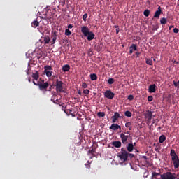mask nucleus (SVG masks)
<instances>
[{
	"label": "nucleus",
	"instance_id": "obj_1",
	"mask_svg": "<svg viewBox=\"0 0 179 179\" xmlns=\"http://www.w3.org/2000/svg\"><path fill=\"white\" fill-rule=\"evenodd\" d=\"M32 82L35 86H38L39 90H41V92H51V90H52V85L50 86V83H48V82L45 83L44 80H41V78H40V80L37 83L34 80Z\"/></svg>",
	"mask_w": 179,
	"mask_h": 179
},
{
	"label": "nucleus",
	"instance_id": "obj_2",
	"mask_svg": "<svg viewBox=\"0 0 179 179\" xmlns=\"http://www.w3.org/2000/svg\"><path fill=\"white\" fill-rule=\"evenodd\" d=\"M81 32L87 37L88 41H92V40H94L95 35L93 32L90 31V29L86 26H83L81 27Z\"/></svg>",
	"mask_w": 179,
	"mask_h": 179
},
{
	"label": "nucleus",
	"instance_id": "obj_3",
	"mask_svg": "<svg viewBox=\"0 0 179 179\" xmlns=\"http://www.w3.org/2000/svg\"><path fill=\"white\" fill-rule=\"evenodd\" d=\"M170 156L171 157V160L173 163L174 169H178L179 167V158L178 155L176 153V150L173 149L171 150Z\"/></svg>",
	"mask_w": 179,
	"mask_h": 179
},
{
	"label": "nucleus",
	"instance_id": "obj_4",
	"mask_svg": "<svg viewBox=\"0 0 179 179\" xmlns=\"http://www.w3.org/2000/svg\"><path fill=\"white\" fill-rule=\"evenodd\" d=\"M129 155V152H128L125 148H121L120 152L117 153V157H119V159L124 163L127 162Z\"/></svg>",
	"mask_w": 179,
	"mask_h": 179
},
{
	"label": "nucleus",
	"instance_id": "obj_5",
	"mask_svg": "<svg viewBox=\"0 0 179 179\" xmlns=\"http://www.w3.org/2000/svg\"><path fill=\"white\" fill-rule=\"evenodd\" d=\"M55 87L57 93H64V92H65V90H64V82L58 79L56 80Z\"/></svg>",
	"mask_w": 179,
	"mask_h": 179
},
{
	"label": "nucleus",
	"instance_id": "obj_6",
	"mask_svg": "<svg viewBox=\"0 0 179 179\" xmlns=\"http://www.w3.org/2000/svg\"><path fill=\"white\" fill-rule=\"evenodd\" d=\"M120 139L124 145H127L128 143V141L131 139L132 140V136L131 135H126L124 133L120 134Z\"/></svg>",
	"mask_w": 179,
	"mask_h": 179
},
{
	"label": "nucleus",
	"instance_id": "obj_7",
	"mask_svg": "<svg viewBox=\"0 0 179 179\" xmlns=\"http://www.w3.org/2000/svg\"><path fill=\"white\" fill-rule=\"evenodd\" d=\"M144 117L145 119V121H147L148 124H150L152 122V118H153V112L150 110H147L144 113Z\"/></svg>",
	"mask_w": 179,
	"mask_h": 179
},
{
	"label": "nucleus",
	"instance_id": "obj_8",
	"mask_svg": "<svg viewBox=\"0 0 179 179\" xmlns=\"http://www.w3.org/2000/svg\"><path fill=\"white\" fill-rule=\"evenodd\" d=\"M162 179H177V175L171 172H166L162 174Z\"/></svg>",
	"mask_w": 179,
	"mask_h": 179
},
{
	"label": "nucleus",
	"instance_id": "obj_9",
	"mask_svg": "<svg viewBox=\"0 0 179 179\" xmlns=\"http://www.w3.org/2000/svg\"><path fill=\"white\" fill-rule=\"evenodd\" d=\"M115 96V94H114V92H113L111 90H106L104 92V97H106V99H108L109 100H113Z\"/></svg>",
	"mask_w": 179,
	"mask_h": 179
},
{
	"label": "nucleus",
	"instance_id": "obj_10",
	"mask_svg": "<svg viewBox=\"0 0 179 179\" xmlns=\"http://www.w3.org/2000/svg\"><path fill=\"white\" fill-rule=\"evenodd\" d=\"M122 116H121V115H120V113H118V112H115L114 113V115L111 117L112 118V122L113 124H115V122H117V121H118V118H122Z\"/></svg>",
	"mask_w": 179,
	"mask_h": 179
},
{
	"label": "nucleus",
	"instance_id": "obj_11",
	"mask_svg": "<svg viewBox=\"0 0 179 179\" xmlns=\"http://www.w3.org/2000/svg\"><path fill=\"white\" fill-rule=\"evenodd\" d=\"M151 179H163V174L159 173L152 172Z\"/></svg>",
	"mask_w": 179,
	"mask_h": 179
},
{
	"label": "nucleus",
	"instance_id": "obj_12",
	"mask_svg": "<svg viewBox=\"0 0 179 179\" xmlns=\"http://www.w3.org/2000/svg\"><path fill=\"white\" fill-rule=\"evenodd\" d=\"M160 15H162V7L159 6L155 13L154 17L159 19V17H160Z\"/></svg>",
	"mask_w": 179,
	"mask_h": 179
},
{
	"label": "nucleus",
	"instance_id": "obj_13",
	"mask_svg": "<svg viewBox=\"0 0 179 179\" xmlns=\"http://www.w3.org/2000/svg\"><path fill=\"white\" fill-rule=\"evenodd\" d=\"M109 129H113V131H118V129H121V126L118 125L117 124L113 123L109 127Z\"/></svg>",
	"mask_w": 179,
	"mask_h": 179
},
{
	"label": "nucleus",
	"instance_id": "obj_14",
	"mask_svg": "<svg viewBox=\"0 0 179 179\" xmlns=\"http://www.w3.org/2000/svg\"><path fill=\"white\" fill-rule=\"evenodd\" d=\"M148 92H149V93H155L156 92V85L152 84V85H150L149 88H148Z\"/></svg>",
	"mask_w": 179,
	"mask_h": 179
},
{
	"label": "nucleus",
	"instance_id": "obj_15",
	"mask_svg": "<svg viewBox=\"0 0 179 179\" xmlns=\"http://www.w3.org/2000/svg\"><path fill=\"white\" fill-rule=\"evenodd\" d=\"M57 37H58V34L57 31H54L52 35V44H55V41H57Z\"/></svg>",
	"mask_w": 179,
	"mask_h": 179
},
{
	"label": "nucleus",
	"instance_id": "obj_16",
	"mask_svg": "<svg viewBox=\"0 0 179 179\" xmlns=\"http://www.w3.org/2000/svg\"><path fill=\"white\" fill-rule=\"evenodd\" d=\"M32 78L34 80H38V78H40V73H38V71H36L35 73H33Z\"/></svg>",
	"mask_w": 179,
	"mask_h": 179
},
{
	"label": "nucleus",
	"instance_id": "obj_17",
	"mask_svg": "<svg viewBox=\"0 0 179 179\" xmlns=\"http://www.w3.org/2000/svg\"><path fill=\"white\" fill-rule=\"evenodd\" d=\"M69 69H71V66H69V64H65L62 68L63 72H69Z\"/></svg>",
	"mask_w": 179,
	"mask_h": 179
},
{
	"label": "nucleus",
	"instance_id": "obj_18",
	"mask_svg": "<svg viewBox=\"0 0 179 179\" xmlns=\"http://www.w3.org/2000/svg\"><path fill=\"white\" fill-rule=\"evenodd\" d=\"M112 145L115 148H121L122 143H121V141H116L112 142Z\"/></svg>",
	"mask_w": 179,
	"mask_h": 179
},
{
	"label": "nucleus",
	"instance_id": "obj_19",
	"mask_svg": "<svg viewBox=\"0 0 179 179\" xmlns=\"http://www.w3.org/2000/svg\"><path fill=\"white\" fill-rule=\"evenodd\" d=\"M127 152H134V144L132 143H129L127 145Z\"/></svg>",
	"mask_w": 179,
	"mask_h": 179
},
{
	"label": "nucleus",
	"instance_id": "obj_20",
	"mask_svg": "<svg viewBox=\"0 0 179 179\" xmlns=\"http://www.w3.org/2000/svg\"><path fill=\"white\" fill-rule=\"evenodd\" d=\"M51 41V38L49 36H44L43 37V44H48Z\"/></svg>",
	"mask_w": 179,
	"mask_h": 179
},
{
	"label": "nucleus",
	"instance_id": "obj_21",
	"mask_svg": "<svg viewBox=\"0 0 179 179\" xmlns=\"http://www.w3.org/2000/svg\"><path fill=\"white\" fill-rule=\"evenodd\" d=\"M166 141V136L164 134H162L159 138V143H163Z\"/></svg>",
	"mask_w": 179,
	"mask_h": 179
},
{
	"label": "nucleus",
	"instance_id": "obj_22",
	"mask_svg": "<svg viewBox=\"0 0 179 179\" xmlns=\"http://www.w3.org/2000/svg\"><path fill=\"white\" fill-rule=\"evenodd\" d=\"M31 26H32V27H34V29H36V27H38V26H40V22H38V21H37V20H34V21L31 23Z\"/></svg>",
	"mask_w": 179,
	"mask_h": 179
},
{
	"label": "nucleus",
	"instance_id": "obj_23",
	"mask_svg": "<svg viewBox=\"0 0 179 179\" xmlns=\"http://www.w3.org/2000/svg\"><path fill=\"white\" fill-rule=\"evenodd\" d=\"M126 128H129V131H132V123L131 122H127L125 123Z\"/></svg>",
	"mask_w": 179,
	"mask_h": 179
},
{
	"label": "nucleus",
	"instance_id": "obj_24",
	"mask_svg": "<svg viewBox=\"0 0 179 179\" xmlns=\"http://www.w3.org/2000/svg\"><path fill=\"white\" fill-rule=\"evenodd\" d=\"M50 71H52V66H48V65H46V66H44V71L45 72Z\"/></svg>",
	"mask_w": 179,
	"mask_h": 179
},
{
	"label": "nucleus",
	"instance_id": "obj_25",
	"mask_svg": "<svg viewBox=\"0 0 179 179\" xmlns=\"http://www.w3.org/2000/svg\"><path fill=\"white\" fill-rule=\"evenodd\" d=\"M129 49L133 50L134 51H138V46H136V44L133 43L129 47Z\"/></svg>",
	"mask_w": 179,
	"mask_h": 179
},
{
	"label": "nucleus",
	"instance_id": "obj_26",
	"mask_svg": "<svg viewBox=\"0 0 179 179\" xmlns=\"http://www.w3.org/2000/svg\"><path fill=\"white\" fill-rule=\"evenodd\" d=\"M145 63H146L148 65H153V61H152V59H150V58H146V59H145Z\"/></svg>",
	"mask_w": 179,
	"mask_h": 179
},
{
	"label": "nucleus",
	"instance_id": "obj_27",
	"mask_svg": "<svg viewBox=\"0 0 179 179\" xmlns=\"http://www.w3.org/2000/svg\"><path fill=\"white\" fill-rule=\"evenodd\" d=\"M91 80H97V75L96 73L90 74V76Z\"/></svg>",
	"mask_w": 179,
	"mask_h": 179
},
{
	"label": "nucleus",
	"instance_id": "obj_28",
	"mask_svg": "<svg viewBox=\"0 0 179 179\" xmlns=\"http://www.w3.org/2000/svg\"><path fill=\"white\" fill-rule=\"evenodd\" d=\"M44 73H45L47 78H51L52 76V71H44Z\"/></svg>",
	"mask_w": 179,
	"mask_h": 179
},
{
	"label": "nucleus",
	"instance_id": "obj_29",
	"mask_svg": "<svg viewBox=\"0 0 179 179\" xmlns=\"http://www.w3.org/2000/svg\"><path fill=\"white\" fill-rule=\"evenodd\" d=\"M124 115L125 117H128L129 118L132 117V113H131V111L127 110L126 112H124Z\"/></svg>",
	"mask_w": 179,
	"mask_h": 179
},
{
	"label": "nucleus",
	"instance_id": "obj_30",
	"mask_svg": "<svg viewBox=\"0 0 179 179\" xmlns=\"http://www.w3.org/2000/svg\"><path fill=\"white\" fill-rule=\"evenodd\" d=\"M143 15L144 16H145V17H148L149 15H150V10H144Z\"/></svg>",
	"mask_w": 179,
	"mask_h": 179
},
{
	"label": "nucleus",
	"instance_id": "obj_31",
	"mask_svg": "<svg viewBox=\"0 0 179 179\" xmlns=\"http://www.w3.org/2000/svg\"><path fill=\"white\" fill-rule=\"evenodd\" d=\"M160 23L161 24H166L167 23V19L162 17L160 19Z\"/></svg>",
	"mask_w": 179,
	"mask_h": 179
},
{
	"label": "nucleus",
	"instance_id": "obj_32",
	"mask_svg": "<svg viewBox=\"0 0 179 179\" xmlns=\"http://www.w3.org/2000/svg\"><path fill=\"white\" fill-rule=\"evenodd\" d=\"M97 116L98 117H101L103 118V117H106V113L99 112V113H97Z\"/></svg>",
	"mask_w": 179,
	"mask_h": 179
},
{
	"label": "nucleus",
	"instance_id": "obj_33",
	"mask_svg": "<svg viewBox=\"0 0 179 179\" xmlns=\"http://www.w3.org/2000/svg\"><path fill=\"white\" fill-rule=\"evenodd\" d=\"M71 34H72V32L71 31V30H69V29H65V35L71 36Z\"/></svg>",
	"mask_w": 179,
	"mask_h": 179
},
{
	"label": "nucleus",
	"instance_id": "obj_34",
	"mask_svg": "<svg viewBox=\"0 0 179 179\" xmlns=\"http://www.w3.org/2000/svg\"><path fill=\"white\" fill-rule=\"evenodd\" d=\"M115 80L114 78H110L108 80V85H113V83H114Z\"/></svg>",
	"mask_w": 179,
	"mask_h": 179
},
{
	"label": "nucleus",
	"instance_id": "obj_35",
	"mask_svg": "<svg viewBox=\"0 0 179 179\" xmlns=\"http://www.w3.org/2000/svg\"><path fill=\"white\" fill-rule=\"evenodd\" d=\"M90 93V91L88 89L83 90V94H85V96H87Z\"/></svg>",
	"mask_w": 179,
	"mask_h": 179
},
{
	"label": "nucleus",
	"instance_id": "obj_36",
	"mask_svg": "<svg viewBox=\"0 0 179 179\" xmlns=\"http://www.w3.org/2000/svg\"><path fill=\"white\" fill-rule=\"evenodd\" d=\"M173 85L175 87H178V89H179V81H173Z\"/></svg>",
	"mask_w": 179,
	"mask_h": 179
},
{
	"label": "nucleus",
	"instance_id": "obj_37",
	"mask_svg": "<svg viewBox=\"0 0 179 179\" xmlns=\"http://www.w3.org/2000/svg\"><path fill=\"white\" fill-rule=\"evenodd\" d=\"M83 19L84 22H86V20H87V13H85L83 15Z\"/></svg>",
	"mask_w": 179,
	"mask_h": 179
},
{
	"label": "nucleus",
	"instance_id": "obj_38",
	"mask_svg": "<svg viewBox=\"0 0 179 179\" xmlns=\"http://www.w3.org/2000/svg\"><path fill=\"white\" fill-rule=\"evenodd\" d=\"M82 87L83 89H87V84L86 83H83Z\"/></svg>",
	"mask_w": 179,
	"mask_h": 179
},
{
	"label": "nucleus",
	"instance_id": "obj_39",
	"mask_svg": "<svg viewBox=\"0 0 179 179\" xmlns=\"http://www.w3.org/2000/svg\"><path fill=\"white\" fill-rule=\"evenodd\" d=\"M128 100H130V101L134 100V95H129L128 96Z\"/></svg>",
	"mask_w": 179,
	"mask_h": 179
},
{
	"label": "nucleus",
	"instance_id": "obj_40",
	"mask_svg": "<svg viewBox=\"0 0 179 179\" xmlns=\"http://www.w3.org/2000/svg\"><path fill=\"white\" fill-rule=\"evenodd\" d=\"M85 167L86 169H90V163L89 162V161L87 162V164H85Z\"/></svg>",
	"mask_w": 179,
	"mask_h": 179
},
{
	"label": "nucleus",
	"instance_id": "obj_41",
	"mask_svg": "<svg viewBox=\"0 0 179 179\" xmlns=\"http://www.w3.org/2000/svg\"><path fill=\"white\" fill-rule=\"evenodd\" d=\"M148 101H153V96H149L148 97Z\"/></svg>",
	"mask_w": 179,
	"mask_h": 179
},
{
	"label": "nucleus",
	"instance_id": "obj_42",
	"mask_svg": "<svg viewBox=\"0 0 179 179\" xmlns=\"http://www.w3.org/2000/svg\"><path fill=\"white\" fill-rule=\"evenodd\" d=\"M95 152H96V150L93 148L92 150H89V153H91V155H93Z\"/></svg>",
	"mask_w": 179,
	"mask_h": 179
},
{
	"label": "nucleus",
	"instance_id": "obj_43",
	"mask_svg": "<svg viewBox=\"0 0 179 179\" xmlns=\"http://www.w3.org/2000/svg\"><path fill=\"white\" fill-rule=\"evenodd\" d=\"M135 157V155L129 153L128 157H129L130 159H133V157Z\"/></svg>",
	"mask_w": 179,
	"mask_h": 179
},
{
	"label": "nucleus",
	"instance_id": "obj_44",
	"mask_svg": "<svg viewBox=\"0 0 179 179\" xmlns=\"http://www.w3.org/2000/svg\"><path fill=\"white\" fill-rule=\"evenodd\" d=\"M178 31H179V30H178V28H174V29H173V33L177 34V33H178Z\"/></svg>",
	"mask_w": 179,
	"mask_h": 179
},
{
	"label": "nucleus",
	"instance_id": "obj_45",
	"mask_svg": "<svg viewBox=\"0 0 179 179\" xmlns=\"http://www.w3.org/2000/svg\"><path fill=\"white\" fill-rule=\"evenodd\" d=\"M116 34H118L120 33V28H118V26H116Z\"/></svg>",
	"mask_w": 179,
	"mask_h": 179
},
{
	"label": "nucleus",
	"instance_id": "obj_46",
	"mask_svg": "<svg viewBox=\"0 0 179 179\" xmlns=\"http://www.w3.org/2000/svg\"><path fill=\"white\" fill-rule=\"evenodd\" d=\"M73 27V25H72L71 24L68 25L69 30V29H72Z\"/></svg>",
	"mask_w": 179,
	"mask_h": 179
},
{
	"label": "nucleus",
	"instance_id": "obj_47",
	"mask_svg": "<svg viewBox=\"0 0 179 179\" xmlns=\"http://www.w3.org/2000/svg\"><path fill=\"white\" fill-rule=\"evenodd\" d=\"M78 94L80 95V96H82V92L80 91V90H79L78 91Z\"/></svg>",
	"mask_w": 179,
	"mask_h": 179
},
{
	"label": "nucleus",
	"instance_id": "obj_48",
	"mask_svg": "<svg viewBox=\"0 0 179 179\" xmlns=\"http://www.w3.org/2000/svg\"><path fill=\"white\" fill-rule=\"evenodd\" d=\"M130 50H129V54H133V52H134V50H132V49H129Z\"/></svg>",
	"mask_w": 179,
	"mask_h": 179
},
{
	"label": "nucleus",
	"instance_id": "obj_49",
	"mask_svg": "<svg viewBox=\"0 0 179 179\" xmlns=\"http://www.w3.org/2000/svg\"><path fill=\"white\" fill-rule=\"evenodd\" d=\"M140 54H141L140 52H137L136 53V57H138L139 55H140Z\"/></svg>",
	"mask_w": 179,
	"mask_h": 179
},
{
	"label": "nucleus",
	"instance_id": "obj_50",
	"mask_svg": "<svg viewBox=\"0 0 179 179\" xmlns=\"http://www.w3.org/2000/svg\"><path fill=\"white\" fill-rule=\"evenodd\" d=\"M125 134H127V135H131V131H127V132H125Z\"/></svg>",
	"mask_w": 179,
	"mask_h": 179
},
{
	"label": "nucleus",
	"instance_id": "obj_51",
	"mask_svg": "<svg viewBox=\"0 0 179 179\" xmlns=\"http://www.w3.org/2000/svg\"><path fill=\"white\" fill-rule=\"evenodd\" d=\"M173 27H174V26H170L169 27V30H171V29H173Z\"/></svg>",
	"mask_w": 179,
	"mask_h": 179
},
{
	"label": "nucleus",
	"instance_id": "obj_52",
	"mask_svg": "<svg viewBox=\"0 0 179 179\" xmlns=\"http://www.w3.org/2000/svg\"><path fill=\"white\" fill-rule=\"evenodd\" d=\"M28 81H29V83H30V82H31V78H28Z\"/></svg>",
	"mask_w": 179,
	"mask_h": 179
},
{
	"label": "nucleus",
	"instance_id": "obj_53",
	"mask_svg": "<svg viewBox=\"0 0 179 179\" xmlns=\"http://www.w3.org/2000/svg\"><path fill=\"white\" fill-rule=\"evenodd\" d=\"M51 101H53V103H54L55 104H57V102H55V101L53 100L52 99H51Z\"/></svg>",
	"mask_w": 179,
	"mask_h": 179
},
{
	"label": "nucleus",
	"instance_id": "obj_54",
	"mask_svg": "<svg viewBox=\"0 0 179 179\" xmlns=\"http://www.w3.org/2000/svg\"><path fill=\"white\" fill-rule=\"evenodd\" d=\"M46 19H47V20H50V19H51V17H47Z\"/></svg>",
	"mask_w": 179,
	"mask_h": 179
},
{
	"label": "nucleus",
	"instance_id": "obj_55",
	"mask_svg": "<svg viewBox=\"0 0 179 179\" xmlns=\"http://www.w3.org/2000/svg\"><path fill=\"white\" fill-rule=\"evenodd\" d=\"M136 40H141V37H136Z\"/></svg>",
	"mask_w": 179,
	"mask_h": 179
},
{
	"label": "nucleus",
	"instance_id": "obj_56",
	"mask_svg": "<svg viewBox=\"0 0 179 179\" xmlns=\"http://www.w3.org/2000/svg\"><path fill=\"white\" fill-rule=\"evenodd\" d=\"M133 146H136V143H134Z\"/></svg>",
	"mask_w": 179,
	"mask_h": 179
},
{
	"label": "nucleus",
	"instance_id": "obj_57",
	"mask_svg": "<svg viewBox=\"0 0 179 179\" xmlns=\"http://www.w3.org/2000/svg\"><path fill=\"white\" fill-rule=\"evenodd\" d=\"M55 94V92H52V94H53V96H54V94Z\"/></svg>",
	"mask_w": 179,
	"mask_h": 179
},
{
	"label": "nucleus",
	"instance_id": "obj_58",
	"mask_svg": "<svg viewBox=\"0 0 179 179\" xmlns=\"http://www.w3.org/2000/svg\"><path fill=\"white\" fill-rule=\"evenodd\" d=\"M153 30H157V28H154Z\"/></svg>",
	"mask_w": 179,
	"mask_h": 179
},
{
	"label": "nucleus",
	"instance_id": "obj_59",
	"mask_svg": "<svg viewBox=\"0 0 179 179\" xmlns=\"http://www.w3.org/2000/svg\"><path fill=\"white\" fill-rule=\"evenodd\" d=\"M153 61H156V59H154Z\"/></svg>",
	"mask_w": 179,
	"mask_h": 179
},
{
	"label": "nucleus",
	"instance_id": "obj_60",
	"mask_svg": "<svg viewBox=\"0 0 179 179\" xmlns=\"http://www.w3.org/2000/svg\"><path fill=\"white\" fill-rule=\"evenodd\" d=\"M71 115H72L73 117H74V115H72V114H71Z\"/></svg>",
	"mask_w": 179,
	"mask_h": 179
},
{
	"label": "nucleus",
	"instance_id": "obj_61",
	"mask_svg": "<svg viewBox=\"0 0 179 179\" xmlns=\"http://www.w3.org/2000/svg\"><path fill=\"white\" fill-rule=\"evenodd\" d=\"M144 157H145V159H146V156H145Z\"/></svg>",
	"mask_w": 179,
	"mask_h": 179
},
{
	"label": "nucleus",
	"instance_id": "obj_62",
	"mask_svg": "<svg viewBox=\"0 0 179 179\" xmlns=\"http://www.w3.org/2000/svg\"><path fill=\"white\" fill-rule=\"evenodd\" d=\"M56 101H58V99H57Z\"/></svg>",
	"mask_w": 179,
	"mask_h": 179
},
{
	"label": "nucleus",
	"instance_id": "obj_63",
	"mask_svg": "<svg viewBox=\"0 0 179 179\" xmlns=\"http://www.w3.org/2000/svg\"><path fill=\"white\" fill-rule=\"evenodd\" d=\"M177 179H179V178H177Z\"/></svg>",
	"mask_w": 179,
	"mask_h": 179
}]
</instances>
